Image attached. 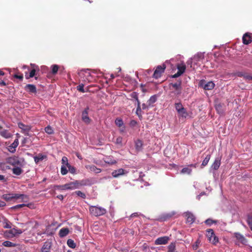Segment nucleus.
I'll list each match as a JSON object with an SVG mask.
<instances>
[{
    "instance_id": "nucleus-37",
    "label": "nucleus",
    "mask_w": 252,
    "mask_h": 252,
    "mask_svg": "<svg viewBox=\"0 0 252 252\" xmlns=\"http://www.w3.org/2000/svg\"><path fill=\"white\" fill-rule=\"evenodd\" d=\"M73 194H75L77 196H78L82 198H85L86 197V194L80 190L75 191V192H74L73 193Z\"/></svg>"
},
{
    "instance_id": "nucleus-3",
    "label": "nucleus",
    "mask_w": 252,
    "mask_h": 252,
    "mask_svg": "<svg viewBox=\"0 0 252 252\" xmlns=\"http://www.w3.org/2000/svg\"><path fill=\"white\" fill-rule=\"evenodd\" d=\"M206 237L208 240L213 244H215L219 242V239L215 236L214 231L212 229L206 230Z\"/></svg>"
},
{
    "instance_id": "nucleus-31",
    "label": "nucleus",
    "mask_w": 252,
    "mask_h": 252,
    "mask_svg": "<svg viewBox=\"0 0 252 252\" xmlns=\"http://www.w3.org/2000/svg\"><path fill=\"white\" fill-rule=\"evenodd\" d=\"M31 206H32V204H18V205H15L14 206H13L11 208V209L13 210H15V209L21 208H22L23 207H25V206H27L29 208H31Z\"/></svg>"
},
{
    "instance_id": "nucleus-22",
    "label": "nucleus",
    "mask_w": 252,
    "mask_h": 252,
    "mask_svg": "<svg viewBox=\"0 0 252 252\" xmlns=\"http://www.w3.org/2000/svg\"><path fill=\"white\" fill-rule=\"evenodd\" d=\"M204 58V53H198L195 55L193 58V60L195 62H200L202 61Z\"/></svg>"
},
{
    "instance_id": "nucleus-51",
    "label": "nucleus",
    "mask_w": 252,
    "mask_h": 252,
    "mask_svg": "<svg viewBox=\"0 0 252 252\" xmlns=\"http://www.w3.org/2000/svg\"><path fill=\"white\" fill-rule=\"evenodd\" d=\"M216 220H212V219H208L207 220H206L205 221V223L207 224V225H211L212 224H213V223H216Z\"/></svg>"
},
{
    "instance_id": "nucleus-5",
    "label": "nucleus",
    "mask_w": 252,
    "mask_h": 252,
    "mask_svg": "<svg viewBox=\"0 0 252 252\" xmlns=\"http://www.w3.org/2000/svg\"><path fill=\"white\" fill-rule=\"evenodd\" d=\"M79 183L77 181L70 182L63 185L62 188L63 190H72L78 188Z\"/></svg>"
},
{
    "instance_id": "nucleus-13",
    "label": "nucleus",
    "mask_w": 252,
    "mask_h": 252,
    "mask_svg": "<svg viewBox=\"0 0 252 252\" xmlns=\"http://www.w3.org/2000/svg\"><path fill=\"white\" fill-rule=\"evenodd\" d=\"M185 217L186 218L187 222L190 224H192L194 222L195 217L194 215L189 212H187L184 214Z\"/></svg>"
},
{
    "instance_id": "nucleus-30",
    "label": "nucleus",
    "mask_w": 252,
    "mask_h": 252,
    "mask_svg": "<svg viewBox=\"0 0 252 252\" xmlns=\"http://www.w3.org/2000/svg\"><path fill=\"white\" fill-rule=\"evenodd\" d=\"M157 99V97L156 95H154L151 96L150 99L148 100L147 103L148 104V105L149 106H151L152 105L153 103H154Z\"/></svg>"
},
{
    "instance_id": "nucleus-57",
    "label": "nucleus",
    "mask_w": 252,
    "mask_h": 252,
    "mask_svg": "<svg viewBox=\"0 0 252 252\" xmlns=\"http://www.w3.org/2000/svg\"><path fill=\"white\" fill-rule=\"evenodd\" d=\"M14 77L15 78H17V79H20V80H23V75H17V74H15V75H14Z\"/></svg>"
},
{
    "instance_id": "nucleus-59",
    "label": "nucleus",
    "mask_w": 252,
    "mask_h": 252,
    "mask_svg": "<svg viewBox=\"0 0 252 252\" xmlns=\"http://www.w3.org/2000/svg\"><path fill=\"white\" fill-rule=\"evenodd\" d=\"M3 227L5 228H11V225L9 222H6Z\"/></svg>"
},
{
    "instance_id": "nucleus-7",
    "label": "nucleus",
    "mask_w": 252,
    "mask_h": 252,
    "mask_svg": "<svg viewBox=\"0 0 252 252\" xmlns=\"http://www.w3.org/2000/svg\"><path fill=\"white\" fill-rule=\"evenodd\" d=\"M5 161L7 163L13 166L19 165L21 164L18 157L16 156L8 157L6 158Z\"/></svg>"
},
{
    "instance_id": "nucleus-16",
    "label": "nucleus",
    "mask_w": 252,
    "mask_h": 252,
    "mask_svg": "<svg viewBox=\"0 0 252 252\" xmlns=\"http://www.w3.org/2000/svg\"><path fill=\"white\" fill-rule=\"evenodd\" d=\"M235 236L237 240H238L241 244L243 245H247L248 241L243 235L240 233L237 232L235 233Z\"/></svg>"
},
{
    "instance_id": "nucleus-39",
    "label": "nucleus",
    "mask_w": 252,
    "mask_h": 252,
    "mask_svg": "<svg viewBox=\"0 0 252 252\" xmlns=\"http://www.w3.org/2000/svg\"><path fill=\"white\" fill-rule=\"evenodd\" d=\"M51 67L52 74L54 75L57 74L59 69V66L57 64H54L52 65Z\"/></svg>"
},
{
    "instance_id": "nucleus-25",
    "label": "nucleus",
    "mask_w": 252,
    "mask_h": 252,
    "mask_svg": "<svg viewBox=\"0 0 252 252\" xmlns=\"http://www.w3.org/2000/svg\"><path fill=\"white\" fill-rule=\"evenodd\" d=\"M87 169H89L90 171L94 172L95 173H99L101 170L100 169L97 168L95 165H88L86 166Z\"/></svg>"
},
{
    "instance_id": "nucleus-52",
    "label": "nucleus",
    "mask_w": 252,
    "mask_h": 252,
    "mask_svg": "<svg viewBox=\"0 0 252 252\" xmlns=\"http://www.w3.org/2000/svg\"><path fill=\"white\" fill-rule=\"evenodd\" d=\"M200 244V241L198 240H197L195 243L192 245V249L193 250H196L198 247L199 245Z\"/></svg>"
},
{
    "instance_id": "nucleus-64",
    "label": "nucleus",
    "mask_w": 252,
    "mask_h": 252,
    "mask_svg": "<svg viewBox=\"0 0 252 252\" xmlns=\"http://www.w3.org/2000/svg\"><path fill=\"white\" fill-rule=\"evenodd\" d=\"M0 86H6L5 82L4 81H0Z\"/></svg>"
},
{
    "instance_id": "nucleus-55",
    "label": "nucleus",
    "mask_w": 252,
    "mask_h": 252,
    "mask_svg": "<svg viewBox=\"0 0 252 252\" xmlns=\"http://www.w3.org/2000/svg\"><path fill=\"white\" fill-rule=\"evenodd\" d=\"M123 138L122 137L119 136L117 138L116 143L118 144H122Z\"/></svg>"
},
{
    "instance_id": "nucleus-23",
    "label": "nucleus",
    "mask_w": 252,
    "mask_h": 252,
    "mask_svg": "<svg viewBox=\"0 0 252 252\" xmlns=\"http://www.w3.org/2000/svg\"><path fill=\"white\" fill-rule=\"evenodd\" d=\"M46 158L47 156L46 155H42V154H39L37 156L34 157V160L35 162L37 164L39 161H42Z\"/></svg>"
},
{
    "instance_id": "nucleus-63",
    "label": "nucleus",
    "mask_w": 252,
    "mask_h": 252,
    "mask_svg": "<svg viewBox=\"0 0 252 252\" xmlns=\"http://www.w3.org/2000/svg\"><path fill=\"white\" fill-rule=\"evenodd\" d=\"M57 198L61 200H63V196L62 194H60L57 196Z\"/></svg>"
},
{
    "instance_id": "nucleus-46",
    "label": "nucleus",
    "mask_w": 252,
    "mask_h": 252,
    "mask_svg": "<svg viewBox=\"0 0 252 252\" xmlns=\"http://www.w3.org/2000/svg\"><path fill=\"white\" fill-rule=\"evenodd\" d=\"M61 172L63 175H65L67 173L68 170L66 169V166L62 165Z\"/></svg>"
},
{
    "instance_id": "nucleus-40",
    "label": "nucleus",
    "mask_w": 252,
    "mask_h": 252,
    "mask_svg": "<svg viewBox=\"0 0 252 252\" xmlns=\"http://www.w3.org/2000/svg\"><path fill=\"white\" fill-rule=\"evenodd\" d=\"M210 155H207L206 157H205V158L204 159V160L202 163L201 166H206L208 164V163L210 160Z\"/></svg>"
},
{
    "instance_id": "nucleus-42",
    "label": "nucleus",
    "mask_w": 252,
    "mask_h": 252,
    "mask_svg": "<svg viewBox=\"0 0 252 252\" xmlns=\"http://www.w3.org/2000/svg\"><path fill=\"white\" fill-rule=\"evenodd\" d=\"M175 107L177 112L180 110H181V109L184 108L181 102L175 103Z\"/></svg>"
},
{
    "instance_id": "nucleus-9",
    "label": "nucleus",
    "mask_w": 252,
    "mask_h": 252,
    "mask_svg": "<svg viewBox=\"0 0 252 252\" xmlns=\"http://www.w3.org/2000/svg\"><path fill=\"white\" fill-rule=\"evenodd\" d=\"M182 82L181 80L177 81L175 83H170V86H172L176 91V94L179 95L181 93L182 87H181Z\"/></svg>"
},
{
    "instance_id": "nucleus-17",
    "label": "nucleus",
    "mask_w": 252,
    "mask_h": 252,
    "mask_svg": "<svg viewBox=\"0 0 252 252\" xmlns=\"http://www.w3.org/2000/svg\"><path fill=\"white\" fill-rule=\"evenodd\" d=\"M19 141L18 139H16L14 141L10 146L8 147V150L12 153H14L16 151V148L18 146Z\"/></svg>"
},
{
    "instance_id": "nucleus-54",
    "label": "nucleus",
    "mask_w": 252,
    "mask_h": 252,
    "mask_svg": "<svg viewBox=\"0 0 252 252\" xmlns=\"http://www.w3.org/2000/svg\"><path fill=\"white\" fill-rule=\"evenodd\" d=\"M245 73H246L242 72V71H238L235 73V75L238 77H243L244 78Z\"/></svg>"
},
{
    "instance_id": "nucleus-6",
    "label": "nucleus",
    "mask_w": 252,
    "mask_h": 252,
    "mask_svg": "<svg viewBox=\"0 0 252 252\" xmlns=\"http://www.w3.org/2000/svg\"><path fill=\"white\" fill-rule=\"evenodd\" d=\"M175 214L176 213L174 211L163 214L159 217L158 220L159 221H166L172 218Z\"/></svg>"
},
{
    "instance_id": "nucleus-21",
    "label": "nucleus",
    "mask_w": 252,
    "mask_h": 252,
    "mask_svg": "<svg viewBox=\"0 0 252 252\" xmlns=\"http://www.w3.org/2000/svg\"><path fill=\"white\" fill-rule=\"evenodd\" d=\"M52 246V244L50 242H45L41 249L42 252H49Z\"/></svg>"
},
{
    "instance_id": "nucleus-48",
    "label": "nucleus",
    "mask_w": 252,
    "mask_h": 252,
    "mask_svg": "<svg viewBox=\"0 0 252 252\" xmlns=\"http://www.w3.org/2000/svg\"><path fill=\"white\" fill-rule=\"evenodd\" d=\"M69 171L72 174H75L76 173V168L74 166H72L71 165H69L67 167Z\"/></svg>"
},
{
    "instance_id": "nucleus-49",
    "label": "nucleus",
    "mask_w": 252,
    "mask_h": 252,
    "mask_svg": "<svg viewBox=\"0 0 252 252\" xmlns=\"http://www.w3.org/2000/svg\"><path fill=\"white\" fill-rule=\"evenodd\" d=\"M84 84H81L77 87V89L78 91L80 92L85 93L86 91L84 89Z\"/></svg>"
},
{
    "instance_id": "nucleus-60",
    "label": "nucleus",
    "mask_w": 252,
    "mask_h": 252,
    "mask_svg": "<svg viewBox=\"0 0 252 252\" xmlns=\"http://www.w3.org/2000/svg\"><path fill=\"white\" fill-rule=\"evenodd\" d=\"M182 74L181 73H180L179 72H178L177 71V72L176 73H175V74H174L172 76V78H177L178 77H179L180 76H181Z\"/></svg>"
},
{
    "instance_id": "nucleus-20",
    "label": "nucleus",
    "mask_w": 252,
    "mask_h": 252,
    "mask_svg": "<svg viewBox=\"0 0 252 252\" xmlns=\"http://www.w3.org/2000/svg\"><path fill=\"white\" fill-rule=\"evenodd\" d=\"M220 165V160L216 159L212 165L211 166V170H213L214 175L216 174L215 171L218 170Z\"/></svg>"
},
{
    "instance_id": "nucleus-28",
    "label": "nucleus",
    "mask_w": 252,
    "mask_h": 252,
    "mask_svg": "<svg viewBox=\"0 0 252 252\" xmlns=\"http://www.w3.org/2000/svg\"><path fill=\"white\" fill-rule=\"evenodd\" d=\"M12 172L15 175H20L23 172V170L19 167H16L12 169Z\"/></svg>"
},
{
    "instance_id": "nucleus-43",
    "label": "nucleus",
    "mask_w": 252,
    "mask_h": 252,
    "mask_svg": "<svg viewBox=\"0 0 252 252\" xmlns=\"http://www.w3.org/2000/svg\"><path fill=\"white\" fill-rule=\"evenodd\" d=\"M247 222L250 228H252V215H248L247 217Z\"/></svg>"
},
{
    "instance_id": "nucleus-53",
    "label": "nucleus",
    "mask_w": 252,
    "mask_h": 252,
    "mask_svg": "<svg viewBox=\"0 0 252 252\" xmlns=\"http://www.w3.org/2000/svg\"><path fill=\"white\" fill-rule=\"evenodd\" d=\"M130 96L132 98L135 99L136 100H138V94L136 92H132Z\"/></svg>"
},
{
    "instance_id": "nucleus-50",
    "label": "nucleus",
    "mask_w": 252,
    "mask_h": 252,
    "mask_svg": "<svg viewBox=\"0 0 252 252\" xmlns=\"http://www.w3.org/2000/svg\"><path fill=\"white\" fill-rule=\"evenodd\" d=\"M141 109H141L140 106H137V108H136V113L139 117H142V114H141L142 110Z\"/></svg>"
},
{
    "instance_id": "nucleus-11",
    "label": "nucleus",
    "mask_w": 252,
    "mask_h": 252,
    "mask_svg": "<svg viewBox=\"0 0 252 252\" xmlns=\"http://www.w3.org/2000/svg\"><path fill=\"white\" fill-rule=\"evenodd\" d=\"M169 240V238L168 236L160 237L155 240V244L156 245H165Z\"/></svg>"
},
{
    "instance_id": "nucleus-44",
    "label": "nucleus",
    "mask_w": 252,
    "mask_h": 252,
    "mask_svg": "<svg viewBox=\"0 0 252 252\" xmlns=\"http://www.w3.org/2000/svg\"><path fill=\"white\" fill-rule=\"evenodd\" d=\"M18 126L20 128L23 129L25 131H29L30 130V127L28 126H25L23 123H19Z\"/></svg>"
},
{
    "instance_id": "nucleus-10",
    "label": "nucleus",
    "mask_w": 252,
    "mask_h": 252,
    "mask_svg": "<svg viewBox=\"0 0 252 252\" xmlns=\"http://www.w3.org/2000/svg\"><path fill=\"white\" fill-rule=\"evenodd\" d=\"M31 66L32 68V69L31 70L30 72V74L29 75L26 74L25 76L27 79H29L31 78H32L35 76V72L36 71H39V69L38 67V66L35 65L34 64H31Z\"/></svg>"
},
{
    "instance_id": "nucleus-27",
    "label": "nucleus",
    "mask_w": 252,
    "mask_h": 252,
    "mask_svg": "<svg viewBox=\"0 0 252 252\" xmlns=\"http://www.w3.org/2000/svg\"><path fill=\"white\" fill-rule=\"evenodd\" d=\"M135 148L137 151H140L142 149L143 143L140 140H137L135 142Z\"/></svg>"
},
{
    "instance_id": "nucleus-34",
    "label": "nucleus",
    "mask_w": 252,
    "mask_h": 252,
    "mask_svg": "<svg viewBox=\"0 0 252 252\" xmlns=\"http://www.w3.org/2000/svg\"><path fill=\"white\" fill-rule=\"evenodd\" d=\"M6 233L12 234V236H15L16 234H21L22 233V231L21 230H17L14 228L6 231Z\"/></svg>"
},
{
    "instance_id": "nucleus-38",
    "label": "nucleus",
    "mask_w": 252,
    "mask_h": 252,
    "mask_svg": "<svg viewBox=\"0 0 252 252\" xmlns=\"http://www.w3.org/2000/svg\"><path fill=\"white\" fill-rule=\"evenodd\" d=\"M2 244L4 246L8 247H15L16 245L15 244L8 241H4Z\"/></svg>"
},
{
    "instance_id": "nucleus-45",
    "label": "nucleus",
    "mask_w": 252,
    "mask_h": 252,
    "mask_svg": "<svg viewBox=\"0 0 252 252\" xmlns=\"http://www.w3.org/2000/svg\"><path fill=\"white\" fill-rule=\"evenodd\" d=\"M115 124L119 127H121L124 125V123L122 119L119 118H117L116 119Z\"/></svg>"
},
{
    "instance_id": "nucleus-15",
    "label": "nucleus",
    "mask_w": 252,
    "mask_h": 252,
    "mask_svg": "<svg viewBox=\"0 0 252 252\" xmlns=\"http://www.w3.org/2000/svg\"><path fill=\"white\" fill-rule=\"evenodd\" d=\"M25 90L30 94H35L37 92L36 88L32 84H27L24 88Z\"/></svg>"
},
{
    "instance_id": "nucleus-58",
    "label": "nucleus",
    "mask_w": 252,
    "mask_h": 252,
    "mask_svg": "<svg viewBox=\"0 0 252 252\" xmlns=\"http://www.w3.org/2000/svg\"><path fill=\"white\" fill-rule=\"evenodd\" d=\"M5 163L4 162H0V169H5Z\"/></svg>"
},
{
    "instance_id": "nucleus-61",
    "label": "nucleus",
    "mask_w": 252,
    "mask_h": 252,
    "mask_svg": "<svg viewBox=\"0 0 252 252\" xmlns=\"http://www.w3.org/2000/svg\"><path fill=\"white\" fill-rule=\"evenodd\" d=\"M142 109L143 110H145V109H148L149 106L148 105V104L147 105L145 103H143L142 105Z\"/></svg>"
},
{
    "instance_id": "nucleus-14",
    "label": "nucleus",
    "mask_w": 252,
    "mask_h": 252,
    "mask_svg": "<svg viewBox=\"0 0 252 252\" xmlns=\"http://www.w3.org/2000/svg\"><path fill=\"white\" fill-rule=\"evenodd\" d=\"M252 42V34L246 33L243 36V43L248 45Z\"/></svg>"
},
{
    "instance_id": "nucleus-29",
    "label": "nucleus",
    "mask_w": 252,
    "mask_h": 252,
    "mask_svg": "<svg viewBox=\"0 0 252 252\" xmlns=\"http://www.w3.org/2000/svg\"><path fill=\"white\" fill-rule=\"evenodd\" d=\"M178 113L179 115V116L185 118H186L189 115L188 112L184 107L181 110L178 112Z\"/></svg>"
},
{
    "instance_id": "nucleus-62",
    "label": "nucleus",
    "mask_w": 252,
    "mask_h": 252,
    "mask_svg": "<svg viewBox=\"0 0 252 252\" xmlns=\"http://www.w3.org/2000/svg\"><path fill=\"white\" fill-rule=\"evenodd\" d=\"M6 205V203L2 201H0V207H4Z\"/></svg>"
},
{
    "instance_id": "nucleus-18",
    "label": "nucleus",
    "mask_w": 252,
    "mask_h": 252,
    "mask_svg": "<svg viewBox=\"0 0 252 252\" xmlns=\"http://www.w3.org/2000/svg\"><path fill=\"white\" fill-rule=\"evenodd\" d=\"M126 173L125 170L122 168L115 170L112 173V175L114 178H118L121 175H123Z\"/></svg>"
},
{
    "instance_id": "nucleus-4",
    "label": "nucleus",
    "mask_w": 252,
    "mask_h": 252,
    "mask_svg": "<svg viewBox=\"0 0 252 252\" xmlns=\"http://www.w3.org/2000/svg\"><path fill=\"white\" fill-rule=\"evenodd\" d=\"M165 68L166 65L164 64L161 65H158L154 72L153 77L156 79L160 77L162 73L164 72Z\"/></svg>"
},
{
    "instance_id": "nucleus-32",
    "label": "nucleus",
    "mask_w": 252,
    "mask_h": 252,
    "mask_svg": "<svg viewBox=\"0 0 252 252\" xmlns=\"http://www.w3.org/2000/svg\"><path fill=\"white\" fill-rule=\"evenodd\" d=\"M168 252H178L176 250L175 244L171 243L168 247Z\"/></svg>"
},
{
    "instance_id": "nucleus-35",
    "label": "nucleus",
    "mask_w": 252,
    "mask_h": 252,
    "mask_svg": "<svg viewBox=\"0 0 252 252\" xmlns=\"http://www.w3.org/2000/svg\"><path fill=\"white\" fill-rule=\"evenodd\" d=\"M0 135L6 138H8L11 137V134L7 130H4L0 132Z\"/></svg>"
},
{
    "instance_id": "nucleus-12",
    "label": "nucleus",
    "mask_w": 252,
    "mask_h": 252,
    "mask_svg": "<svg viewBox=\"0 0 252 252\" xmlns=\"http://www.w3.org/2000/svg\"><path fill=\"white\" fill-rule=\"evenodd\" d=\"M89 108L87 107L85 109V110L82 112V121L86 124H89L91 122V119L88 116V110Z\"/></svg>"
},
{
    "instance_id": "nucleus-1",
    "label": "nucleus",
    "mask_w": 252,
    "mask_h": 252,
    "mask_svg": "<svg viewBox=\"0 0 252 252\" xmlns=\"http://www.w3.org/2000/svg\"><path fill=\"white\" fill-rule=\"evenodd\" d=\"M2 198L6 201H9L13 199H22V201L27 202L28 201V197L24 194L18 193H7L4 194L2 196Z\"/></svg>"
},
{
    "instance_id": "nucleus-2",
    "label": "nucleus",
    "mask_w": 252,
    "mask_h": 252,
    "mask_svg": "<svg viewBox=\"0 0 252 252\" xmlns=\"http://www.w3.org/2000/svg\"><path fill=\"white\" fill-rule=\"evenodd\" d=\"M89 211L91 214L94 216L103 215L106 213V210L104 208L93 206L90 207Z\"/></svg>"
},
{
    "instance_id": "nucleus-26",
    "label": "nucleus",
    "mask_w": 252,
    "mask_h": 252,
    "mask_svg": "<svg viewBox=\"0 0 252 252\" xmlns=\"http://www.w3.org/2000/svg\"><path fill=\"white\" fill-rule=\"evenodd\" d=\"M177 67L178 69V72L181 73V74H183L185 70L186 69V65L184 63L178 64L177 65Z\"/></svg>"
},
{
    "instance_id": "nucleus-56",
    "label": "nucleus",
    "mask_w": 252,
    "mask_h": 252,
    "mask_svg": "<svg viewBox=\"0 0 252 252\" xmlns=\"http://www.w3.org/2000/svg\"><path fill=\"white\" fill-rule=\"evenodd\" d=\"M244 78L246 80H252V76L248 74L247 73H245V75L244 76Z\"/></svg>"
},
{
    "instance_id": "nucleus-24",
    "label": "nucleus",
    "mask_w": 252,
    "mask_h": 252,
    "mask_svg": "<svg viewBox=\"0 0 252 252\" xmlns=\"http://www.w3.org/2000/svg\"><path fill=\"white\" fill-rule=\"evenodd\" d=\"M69 229L68 228H62L59 231V236L61 237H64L69 233Z\"/></svg>"
},
{
    "instance_id": "nucleus-36",
    "label": "nucleus",
    "mask_w": 252,
    "mask_h": 252,
    "mask_svg": "<svg viewBox=\"0 0 252 252\" xmlns=\"http://www.w3.org/2000/svg\"><path fill=\"white\" fill-rule=\"evenodd\" d=\"M67 244L68 246L71 248L74 249L76 247V244L72 239H68L67 241Z\"/></svg>"
},
{
    "instance_id": "nucleus-41",
    "label": "nucleus",
    "mask_w": 252,
    "mask_h": 252,
    "mask_svg": "<svg viewBox=\"0 0 252 252\" xmlns=\"http://www.w3.org/2000/svg\"><path fill=\"white\" fill-rule=\"evenodd\" d=\"M62 165L66 166L67 167L69 164L68 162V159L66 157H63L62 159Z\"/></svg>"
},
{
    "instance_id": "nucleus-8",
    "label": "nucleus",
    "mask_w": 252,
    "mask_h": 252,
    "mask_svg": "<svg viewBox=\"0 0 252 252\" xmlns=\"http://www.w3.org/2000/svg\"><path fill=\"white\" fill-rule=\"evenodd\" d=\"M199 86L203 87L205 90H210L214 88L215 84L212 81L206 83L204 80H201L199 82Z\"/></svg>"
},
{
    "instance_id": "nucleus-47",
    "label": "nucleus",
    "mask_w": 252,
    "mask_h": 252,
    "mask_svg": "<svg viewBox=\"0 0 252 252\" xmlns=\"http://www.w3.org/2000/svg\"><path fill=\"white\" fill-rule=\"evenodd\" d=\"M45 132L49 134H51L52 133H53L54 132V131H53V129H52V128L48 126H46L45 128Z\"/></svg>"
},
{
    "instance_id": "nucleus-19",
    "label": "nucleus",
    "mask_w": 252,
    "mask_h": 252,
    "mask_svg": "<svg viewBox=\"0 0 252 252\" xmlns=\"http://www.w3.org/2000/svg\"><path fill=\"white\" fill-rule=\"evenodd\" d=\"M193 167V168H195L196 167V164H190L189 165L188 167L183 168L182 169V170L181 171V173H182V174H188V175L190 174L191 172L192 171V170L189 167Z\"/></svg>"
},
{
    "instance_id": "nucleus-33",
    "label": "nucleus",
    "mask_w": 252,
    "mask_h": 252,
    "mask_svg": "<svg viewBox=\"0 0 252 252\" xmlns=\"http://www.w3.org/2000/svg\"><path fill=\"white\" fill-rule=\"evenodd\" d=\"M104 162L110 165H113L117 163V161L110 157H107L104 159Z\"/></svg>"
}]
</instances>
